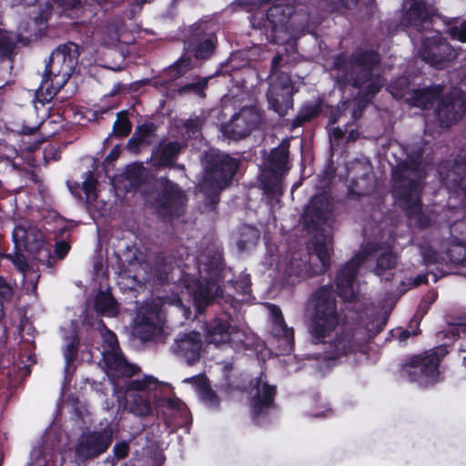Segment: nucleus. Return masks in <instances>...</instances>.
I'll return each mask as SVG.
<instances>
[{
    "label": "nucleus",
    "mask_w": 466,
    "mask_h": 466,
    "mask_svg": "<svg viewBox=\"0 0 466 466\" xmlns=\"http://www.w3.org/2000/svg\"><path fill=\"white\" fill-rule=\"evenodd\" d=\"M259 238V232L254 227L244 226L240 228L238 247L240 250L246 249L250 245H256Z\"/></svg>",
    "instance_id": "nucleus-43"
},
{
    "label": "nucleus",
    "mask_w": 466,
    "mask_h": 466,
    "mask_svg": "<svg viewBox=\"0 0 466 466\" xmlns=\"http://www.w3.org/2000/svg\"><path fill=\"white\" fill-rule=\"evenodd\" d=\"M113 246L114 253L118 262L119 274L124 275L127 279H132L134 285L139 287L145 285V279L143 280L137 279V276L132 275V270L128 268L131 266L143 269V264L146 262L143 254L127 239H118L117 244H113Z\"/></svg>",
    "instance_id": "nucleus-18"
},
{
    "label": "nucleus",
    "mask_w": 466,
    "mask_h": 466,
    "mask_svg": "<svg viewBox=\"0 0 466 466\" xmlns=\"http://www.w3.org/2000/svg\"><path fill=\"white\" fill-rule=\"evenodd\" d=\"M448 255L451 262L462 265L466 262V247L462 243H457L451 246Z\"/></svg>",
    "instance_id": "nucleus-50"
},
{
    "label": "nucleus",
    "mask_w": 466,
    "mask_h": 466,
    "mask_svg": "<svg viewBox=\"0 0 466 466\" xmlns=\"http://www.w3.org/2000/svg\"><path fill=\"white\" fill-rule=\"evenodd\" d=\"M403 150L406 157L400 158L394 166L392 165L393 193L411 223L419 228H427L431 219L422 212L420 199L421 181L425 177L421 162L423 152L420 147L410 151L407 148Z\"/></svg>",
    "instance_id": "nucleus-4"
},
{
    "label": "nucleus",
    "mask_w": 466,
    "mask_h": 466,
    "mask_svg": "<svg viewBox=\"0 0 466 466\" xmlns=\"http://www.w3.org/2000/svg\"><path fill=\"white\" fill-rule=\"evenodd\" d=\"M332 4L335 5V8L345 7L347 9H351L357 5L359 0H330Z\"/></svg>",
    "instance_id": "nucleus-64"
},
{
    "label": "nucleus",
    "mask_w": 466,
    "mask_h": 466,
    "mask_svg": "<svg viewBox=\"0 0 466 466\" xmlns=\"http://www.w3.org/2000/svg\"><path fill=\"white\" fill-rule=\"evenodd\" d=\"M19 38L6 30L0 29V58L13 60Z\"/></svg>",
    "instance_id": "nucleus-38"
},
{
    "label": "nucleus",
    "mask_w": 466,
    "mask_h": 466,
    "mask_svg": "<svg viewBox=\"0 0 466 466\" xmlns=\"http://www.w3.org/2000/svg\"><path fill=\"white\" fill-rule=\"evenodd\" d=\"M146 183V167L142 163L128 164L124 171L115 176L113 184L115 187L126 193L136 191Z\"/></svg>",
    "instance_id": "nucleus-26"
},
{
    "label": "nucleus",
    "mask_w": 466,
    "mask_h": 466,
    "mask_svg": "<svg viewBox=\"0 0 466 466\" xmlns=\"http://www.w3.org/2000/svg\"><path fill=\"white\" fill-rule=\"evenodd\" d=\"M331 206L324 194L311 198L302 217L304 227L316 231L311 244L305 250H290L278 266L284 281L296 284L303 279L324 274L330 267L333 252L332 236L329 231Z\"/></svg>",
    "instance_id": "nucleus-1"
},
{
    "label": "nucleus",
    "mask_w": 466,
    "mask_h": 466,
    "mask_svg": "<svg viewBox=\"0 0 466 466\" xmlns=\"http://www.w3.org/2000/svg\"><path fill=\"white\" fill-rule=\"evenodd\" d=\"M283 56L280 54H277L272 61L270 66V74L269 76H277L279 74H286L285 72L280 70V67L282 66Z\"/></svg>",
    "instance_id": "nucleus-60"
},
{
    "label": "nucleus",
    "mask_w": 466,
    "mask_h": 466,
    "mask_svg": "<svg viewBox=\"0 0 466 466\" xmlns=\"http://www.w3.org/2000/svg\"><path fill=\"white\" fill-rule=\"evenodd\" d=\"M103 362L108 374L116 377L130 378L137 374L138 367L129 363L121 350L116 352H103Z\"/></svg>",
    "instance_id": "nucleus-29"
},
{
    "label": "nucleus",
    "mask_w": 466,
    "mask_h": 466,
    "mask_svg": "<svg viewBox=\"0 0 466 466\" xmlns=\"http://www.w3.org/2000/svg\"><path fill=\"white\" fill-rule=\"evenodd\" d=\"M182 150V144L177 141H162L151 153L150 162L154 167H171L175 165Z\"/></svg>",
    "instance_id": "nucleus-28"
},
{
    "label": "nucleus",
    "mask_w": 466,
    "mask_h": 466,
    "mask_svg": "<svg viewBox=\"0 0 466 466\" xmlns=\"http://www.w3.org/2000/svg\"><path fill=\"white\" fill-rule=\"evenodd\" d=\"M93 307L95 311L100 316L116 317L119 313L118 303L111 293L110 289L98 290L95 295Z\"/></svg>",
    "instance_id": "nucleus-31"
},
{
    "label": "nucleus",
    "mask_w": 466,
    "mask_h": 466,
    "mask_svg": "<svg viewBox=\"0 0 466 466\" xmlns=\"http://www.w3.org/2000/svg\"><path fill=\"white\" fill-rule=\"evenodd\" d=\"M124 408L135 416H146V393H127L125 398Z\"/></svg>",
    "instance_id": "nucleus-37"
},
{
    "label": "nucleus",
    "mask_w": 466,
    "mask_h": 466,
    "mask_svg": "<svg viewBox=\"0 0 466 466\" xmlns=\"http://www.w3.org/2000/svg\"><path fill=\"white\" fill-rule=\"evenodd\" d=\"M209 76H195L191 82L187 83L177 89L179 95L193 94L199 97H205V89L208 86Z\"/></svg>",
    "instance_id": "nucleus-39"
},
{
    "label": "nucleus",
    "mask_w": 466,
    "mask_h": 466,
    "mask_svg": "<svg viewBox=\"0 0 466 466\" xmlns=\"http://www.w3.org/2000/svg\"><path fill=\"white\" fill-rule=\"evenodd\" d=\"M184 382L192 383L197 387L200 400L211 408H217L219 404V398L210 388V385L205 376H194L187 378Z\"/></svg>",
    "instance_id": "nucleus-33"
},
{
    "label": "nucleus",
    "mask_w": 466,
    "mask_h": 466,
    "mask_svg": "<svg viewBox=\"0 0 466 466\" xmlns=\"http://www.w3.org/2000/svg\"><path fill=\"white\" fill-rule=\"evenodd\" d=\"M351 126L352 124L350 125L349 123H347L346 125H344L343 128L338 127L332 129V131L329 134L331 147L339 146L340 139L344 137V136L348 132V127Z\"/></svg>",
    "instance_id": "nucleus-53"
},
{
    "label": "nucleus",
    "mask_w": 466,
    "mask_h": 466,
    "mask_svg": "<svg viewBox=\"0 0 466 466\" xmlns=\"http://www.w3.org/2000/svg\"><path fill=\"white\" fill-rule=\"evenodd\" d=\"M398 264V258L396 254L391 251L381 253L377 258L374 272L381 279L389 281L392 279V270Z\"/></svg>",
    "instance_id": "nucleus-34"
},
{
    "label": "nucleus",
    "mask_w": 466,
    "mask_h": 466,
    "mask_svg": "<svg viewBox=\"0 0 466 466\" xmlns=\"http://www.w3.org/2000/svg\"><path fill=\"white\" fill-rule=\"evenodd\" d=\"M187 51L194 52L197 59H208L214 52L215 45L209 38L199 39L187 44Z\"/></svg>",
    "instance_id": "nucleus-40"
},
{
    "label": "nucleus",
    "mask_w": 466,
    "mask_h": 466,
    "mask_svg": "<svg viewBox=\"0 0 466 466\" xmlns=\"http://www.w3.org/2000/svg\"><path fill=\"white\" fill-rule=\"evenodd\" d=\"M151 274L157 279L159 284L176 283L181 279L182 271L171 258L157 256L155 264L151 267Z\"/></svg>",
    "instance_id": "nucleus-30"
},
{
    "label": "nucleus",
    "mask_w": 466,
    "mask_h": 466,
    "mask_svg": "<svg viewBox=\"0 0 466 466\" xmlns=\"http://www.w3.org/2000/svg\"><path fill=\"white\" fill-rule=\"evenodd\" d=\"M193 67L190 57L182 56L177 62L168 67V75L171 77L177 78L185 75Z\"/></svg>",
    "instance_id": "nucleus-47"
},
{
    "label": "nucleus",
    "mask_w": 466,
    "mask_h": 466,
    "mask_svg": "<svg viewBox=\"0 0 466 466\" xmlns=\"http://www.w3.org/2000/svg\"><path fill=\"white\" fill-rule=\"evenodd\" d=\"M289 140L284 139L279 146L271 150L266 163V172L262 175L264 188L273 194H281V177L290 166L289 161Z\"/></svg>",
    "instance_id": "nucleus-12"
},
{
    "label": "nucleus",
    "mask_w": 466,
    "mask_h": 466,
    "mask_svg": "<svg viewBox=\"0 0 466 466\" xmlns=\"http://www.w3.org/2000/svg\"><path fill=\"white\" fill-rule=\"evenodd\" d=\"M5 257L14 264L17 271L23 273L24 275L29 270L30 267L23 253L15 251L14 253L5 254Z\"/></svg>",
    "instance_id": "nucleus-51"
},
{
    "label": "nucleus",
    "mask_w": 466,
    "mask_h": 466,
    "mask_svg": "<svg viewBox=\"0 0 466 466\" xmlns=\"http://www.w3.org/2000/svg\"><path fill=\"white\" fill-rule=\"evenodd\" d=\"M172 387L147 376V416L154 408L167 427H182L191 422L186 404L177 398H171Z\"/></svg>",
    "instance_id": "nucleus-8"
},
{
    "label": "nucleus",
    "mask_w": 466,
    "mask_h": 466,
    "mask_svg": "<svg viewBox=\"0 0 466 466\" xmlns=\"http://www.w3.org/2000/svg\"><path fill=\"white\" fill-rule=\"evenodd\" d=\"M199 273L211 279H225L228 269L225 268L220 248L215 245L207 247L198 256Z\"/></svg>",
    "instance_id": "nucleus-23"
},
{
    "label": "nucleus",
    "mask_w": 466,
    "mask_h": 466,
    "mask_svg": "<svg viewBox=\"0 0 466 466\" xmlns=\"http://www.w3.org/2000/svg\"><path fill=\"white\" fill-rule=\"evenodd\" d=\"M129 444L123 441L116 442L113 447V453L117 461L126 459L129 454Z\"/></svg>",
    "instance_id": "nucleus-54"
},
{
    "label": "nucleus",
    "mask_w": 466,
    "mask_h": 466,
    "mask_svg": "<svg viewBox=\"0 0 466 466\" xmlns=\"http://www.w3.org/2000/svg\"><path fill=\"white\" fill-rule=\"evenodd\" d=\"M319 111V107L317 105H308L303 106L298 116L293 119L291 127L295 128L304 125L306 122L317 116Z\"/></svg>",
    "instance_id": "nucleus-45"
},
{
    "label": "nucleus",
    "mask_w": 466,
    "mask_h": 466,
    "mask_svg": "<svg viewBox=\"0 0 466 466\" xmlns=\"http://www.w3.org/2000/svg\"><path fill=\"white\" fill-rule=\"evenodd\" d=\"M267 99L270 109L283 116L293 106V84L288 74L268 76Z\"/></svg>",
    "instance_id": "nucleus-14"
},
{
    "label": "nucleus",
    "mask_w": 466,
    "mask_h": 466,
    "mask_svg": "<svg viewBox=\"0 0 466 466\" xmlns=\"http://www.w3.org/2000/svg\"><path fill=\"white\" fill-rule=\"evenodd\" d=\"M126 395L130 392L146 393V377L142 380H132L127 384Z\"/></svg>",
    "instance_id": "nucleus-56"
},
{
    "label": "nucleus",
    "mask_w": 466,
    "mask_h": 466,
    "mask_svg": "<svg viewBox=\"0 0 466 466\" xmlns=\"http://www.w3.org/2000/svg\"><path fill=\"white\" fill-rule=\"evenodd\" d=\"M131 335L138 339L143 344L146 343V309L141 307L137 317L133 320Z\"/></svg>",
    "instance_id": "nucleus-44"
},
{
    "label": "nucleus",
    "mask_w": 466,
    "mask_h": 466,
    "mask_svg": "<svg viewBox=\"0 0 466 466\" xmlns=\"http://www.w3.org/2000/svg\"><path fill=\"white\" fill-rule=\"evenodd\" d=\"M167 299L157 298L147 304V343L165 344L170 335L162 309Z\"/></svg>",
    "instance_id": "nucleus-20"
},
{
    "label": "nucleus",
    "mask_w": 466,
    "mask_h": 466,
    "mask_svg": "<svg viewBox=\"0 0 466 466\" xmlns=\"http://www.w3.org/2000/svg\"><path fill=\"white\" fill-rule=\"evenodd\" d=\"M444 348H438L416 356L402 370L403 376L422 386H428L437 381L439 376L438 365L440 357L444 356Z\"/></svg>",
    "instance_id": "nucleus-11"
},
{
    "label": "nucleus",
    "mask_w": 466,
    "mask_h": 466,
    "mask_svg": "<svg viewBox=\"0 0 466 466\" xmlns=\"http://www.w3.org/2000/svg\"><path fill=\"white\" fill-rule=\"evenodd\" d=\"M401 24L417 32L428 31L432 26L431 14L422 0H413L401 18Z\"/></svg>",
    "instance_id": "nucleus-27"
},
{
    "label": "nucleus",
    "mask_w": 466,
    "mask_h": 466,
    "mask_svg": "<svg viewBox=\"0 0 466 466\" xmlns=\"http://www.w3.org/2000/svg\"><path fill=\"white\" fill-rule=\"evenodd\" d=\"M12 237L16 248H24L41 265L46 268H53L56 265L54 256L50 249L46 247L45 236L36 226L27 222L16 225Z\"/></svg>",
    "instance_id": "nucleus-10"
},
{
    "label": "nucleus",
    "mask_w": 466,
    "mask_h": 466,
    "mask_svg": "<svg viewBox=\"0 0 466 466\" xmlns=\"http://www.w3.org/2000/svg\"><path fill=\"white\" fill-rule=\"evenodd\" d=\"M112 441V432L105 429L84 432L76 445V457L83 462L94 460L107 451Z\"/></svg>",
    "instance_id": "nucleus-15"
},
{
    "label": "nucleus",
    "mask_w": 466,
    "mask_h": 466,
    "mask_svg": "<svg viewBox=\"0 0 466 466\" xmlns=\"http://www.w3.org/2000/svg\"><path fill=\"white\" fill-rule=\"evenodd\" d=\"M250 387V392L252 394L251 410L253 417L255 418L273 406L276 389L268 385L262 375L251 380Z\"/></svg>",
    "instance_id": "nucleus-25"
},
{
    "label": "nucleus",
    "mask_w": 466,
    "mask_h": 466,
    "mask_svg": "<svg viewBox=\"0 0 466 466\" xmlns=\"http://www.w3.org/2000/svg\"><path fill=\"white\" fill-rule=\"evenodd\" d=\"M97 181L91 171L87 172V177L83 182V190L86 195L92 194L96 187Z\"/></svg>",
    "instance_id": "nucleus-59"
},
{
    "label": "nucleus",
    "mask_w": 466,
    "mask_h": 466,
    "mask_svg": "<svg viewBox=\"0 0 466 466\" xmlns=\"http://www.w3.org/2000/svg\"><path fill=\"white\" fill-rule=\"evenodd\" d=\"M261 122L260 112L254 106L243 107L230 121L222 125L220 131L229 139L238 140L248 137Z\"/></svg>",
    "instance_id": "nucleus-17"
},
{
    "label": "nucleus",
    "mask_w": 466,
    "mask_h": 466,
    "mask_svg": "<svg viewBox=\"0 0 466 466\" xmlns=\"http://www.w3.org/2000/svg\"><path fill=\"white\" fill-rule=\"evenodd\" d=\"M99 325L104 329V332H102V338L105 344V350L103 352L120 351L121 350L116 333L107 329L102 319L99 320Z\"/></svg>",
    "instance_id": "nucleus-46"
},
{
    "label": "nucleus",
    "mask_w": 466,
    "mask_h": 466,
    "mask_svg": "<svg viewBox=\"0 0 466 466\" xmlns=\"http://www.w3.org/2000/svg\"><path fill=\"white\" fill-rule=\"evenodd\" d=\"M201 165L204 175L199 188L206 198V208L214 210L219 201L220 192L230 184L240 160L212 148L201 156Z\"/></svg>",
    "instance_id": "nucleus-6"
},
{
    "label": "nucleus",
    "mask_w": 466,
    "mask_h": 466,
    "mask_svg": "<svg viewBox=\"0 0 466 466\" xmlns=\"http://www.w3.org/2000/svg\"><path fill=\"white\" fill-rule=\"evenodd\" d=\"M121 153V147L120 145H116L108 153V155L106 157L104 163L106 165H110L114 161H116Z\"/></svg>",
    "instance_id": "nucleus-63"
},
{
    "label": "nucleus",
    "mask_w": 466,
    "mask_h": 466,
    "mask_svg": "<svg viewBox=\"0 0 466 466\" xmlns=\"http://www.w3.org/2000/svg\"><path fill=\"white\" fill-rule=\"evenodd\" d=\"M146 142V122L141 123L134 135L127 142V149L132 153H137L139 146Z\"/></svg>",
    "instance_id": "nucleus-48"
},
{
    "label": "nucleus",
    "mask_w": 466,
    "mask_h": 466,
    "mask_svg": "<svg viewBox=\"0 0 466 466\" xmlns=\"http://www.w3.org/2000/svg\"><path fill=\"white\" fill-rule=\"evenodd\" d=\"M236 3L248 11L253 10L263 4L261 0H236Z\"/></svg>",
    "instance_id": "nucleus-62"
},
{
    "label": "nucleus",
    "mask_w": 466,
    "mask_h": 466,
    "mask_svg": "<svg viewBox=\"0 0 466 466\" xmlns=\"http://www.w3.org/2000/svg\"><path fill=\"white\" fill-rule=\"evenodd\" d=\"M206 339L208 343L216 346L225 343L238 346L245 341L246 332L237 326H232L226 319H217L208 329Z\"/></svg>",
    "instance_id": "nucleus-21"
},
{
    "label": "nucleus",
    "mask_w": 466,
    "mask_h": 466,
    "mask_svg": "<svg viewBox=\"0 0 466 466\" xmlns=\"http://www.w3.org/2000/svg\"><path fill=\"white\" fill-rule=\"evenodd\" d=\"M268 310L271 320V334L274 337L285 339L288 344H291L293 342V330L287 327L280 309L275 305H268Z\"/></svg>",
    "instance_id": "nucleus-32"
},
{
    "label": "nucleus",
    "mask_w": 466,
    "mask_h": 466,
    "mask_svg": "<svg viewBox=\"0 0 466 466\" xmlns=\"http://www.w3.org/2000/svg\"><path fill=\"white\" fill-rule=\"evenodd\" d=\"M150 456L153 461V466H161L165 461V457L163 455V451L159 447L151 448Z\"/></svg>",
    "instance_id": "nucleus-61"
},
{
    "label": "nucleus",
    "mask_w": 466,
    "mask_h": 466,
    "mask_svg": "<svg viewBox=\"0 0 466 466\" xmlns=\"http://www.w3.org/2000/svg\"><path fill=\"white\" fill-rule=\"evenodd\" d=\"M14 288L7 279L0 276V300L10 303L14 298Z\"/></svg>",
    "instance_id": "nucleus-52"
},
{
    "label": "nucleus",
    "mask_w": 466,
    "mask_h": 466,
    "mask_svg": "<svg viewBox=\"0 0 466 466\" xmlns=\"http://www.w3.org/2000/svg\"><path fill=\"white\" fill-rule=\"evenodd\" d=\"M374 249V244H368L338 271L335 283L338 294L342 299L352 301L356 298L354 285L358 269Z\"/></svg>",
    "instance_id": "nucleus-13"
},
{
    "label": "nucleus",
    "mask_w": 466,
    "mask_h": 466,
    "mask_svg": "<svg viewBox=\"0 0 466 466\" xmlns=\"http://www.w3.org/2000/svg\"><path fill=\"white\" fill-rule=\"evenodd\" d=\"M408 89L409 79L406 76H401L388 86V90L397 99L404 97L408 93Z\"/></svg>",
    "instance_id": "nucleus-49"
},
{
    "label": "nucleus",
    "mask_w": 466,
    "mask_h": 466,
    "mask_svg": "<svg viewBox=\"0 0 466 466\" xmlns=\"http://www.w3.org/2000/svg\"><path fill=\"white\" fill-rule=\"evenodd\" d=\"M312 311L309 330L316 343L325 346L329 359H336L360 350L366 341L360 332H351L339 324L336 297L331 285L312 292L307 302Z\"/></svg>",
    "instance_id": "nucleus-3"
},
{
    "label": "nucleus",
    "mask_w": 466,
    "mask_h": 466,
    "mask_svg": "<svg viewBox=\"0 0 466 466\" xmlns=\"http://www.w3.org/2000/svg\"><path fill=\"white\" fill-rule=\"evenodd\" d=\"M207 121V116L204 112L199 115H192L183 122L182 135L187 139H198L202 137V127Z\"/></svg>",
    "instance_id": "nucleus-36"
},
{
    "label": "nucleus",
    "mask_w": 466,
    "mask_h": 466,
    "mask_svg": "<svg viewBox=\"0 0 466 466\" xmlns=\"http://www.w3.org/2000/svg\"><path fill=\"white\" fill-rule=\"evenodd\" d=\"M71 248V246L69 244V242L66 241V240H59V241H56V246H55V256L56 258L54 257V258L56 260V259H64L69 250Z\"/></svg>",
    "instance_id": "nucleus-55"
},
{
    "label": "nucleus",
    "mask_w": 466,
    "mask_h": 466,
    "mask_svg": "<svg viewBox=\"0 0 466 466\" xmlns=\"http://www.w3.org/2000/svg\"><path fill=\"white\" fill-rule=\"evenodd\" d=\"M218 280L219 279H211L201 275V279L187 285L188 291L193 296L198 312H201L204 308L218 297L221 291L218 284Z\"/></svg>",
    "instance_id": "nucleus-24"
},
{
    "label": "nucleus",
    "mask_w": 466,
    "mask_h": 466,
    "mask_svg": "<svg viewBox=\"0 0 466 466\" xmlns=\"http://www.w3.org/2000/svg\"><path fill=\"white\" fill-rule=\"evenodd\" d=\"M66 345L63 349V355L66 360V369H68L71 365L74 364L77 358L80 339L77 333H74L70 336H66Z\"/></svg>",
    "instance_id": "nucleus-41"
},
{
    "label": "nucleus",
    "mask_w": 466,
    "mask_h": 466,
    "mask_svg": "<svg viewBox=\"0 0 466 466\" xmlns=\"http://www.w3.org/2000/svg\"><path fill=\"white\" fill-rule=\"evenodd\" d=\"M80 54L79 46L74 42L61 44L51 53L36 90L42 104L50 102L67 83L78 65Z\"/></svg>",
    "instance_id": "nucleus-7"
},
{
    "label": "nucleus",
    "mask_w": 466,
    "mask_h": 466,
    "mask_svg": "<svg viewBox=\"0 0 466 466\" xmlns=\"http://www.w3.org/2000/svg\"><path fill=\"white\" fill-rule=\"evenodd\" d=\"M154 187L155 190L148 197L159 217L167 219L185 212L187 199L177 184L161 177L155 181Z\"/></svg>",
    "instance_id": "nucleus-9"
},
{
    "label": "nucleus",
    "mask_w": 466,
    "mask_h": 466,
    "mask_svg": "<svg viewBox=\"0 0 466 466\" xmlns=\"http://www.w3.org/2000/svg\"><path fill=\"white\" fill-rule=\"evenodd\" d=\"M132 124L128 118L127 111L118 112L113 125L112 135L116 137L123 138L130 134Z\"/></svg>",
    "instance_id": "nucleus-42"
},
{
    "label": "nucleus",
    "mask_w": 466,
    "mask_h": 466,
    "mask_svg": "<svg viewBox=\"0 0 466 466\" xmlns=\"http://www.w3.org/2000/svg\"><path fill=\"white\" fill-rule=\"evenodd\" d=\"M441 93L439 87H428L424 89L414 90L408 98L414 106L427 109L431 107Z\"/></svg>",
    "instance_id": "nucleus-35"
},
{
    "label": "nucleus",
    "mask_w": 466,
    "mask_h": 466,
    "mask_svg": "<svg viewBox=\"0 0 466 466\" xmlns=\"http://www.w3.org/2000/svg\"><path fill=\"white\" fill-rule=\"evenodd\" d=\"M466 112V94L453 90L441 98L435 110L436 118L442 127L457 123Z\"/></svg>",
    "instance_id": "nucleus-19"
},
{
    "label": "nucleus",
    "mask_w": 466,
    "mask_h": 466,
    "mask_svg": "<svg viewBox=\"0 0 466 466\" xmlns=\"http://www.w3.org/2000/svg\"><path fill=\"white\" fill-rule=\"evenodd\" d=\"M449 32L453 38L466 42V21L461 23L460 25L451 26Z\"/></svg>",
    "instance_id": "nucleus-58"
},
{
    "label": "nucleus",
    "mask_w": 466,
    "mask_h": 466,
    "mask_svg": "<svg viewBox=\"0 0 466 466\" xmlns=\"http://www.w3.org/2000/svg\"><path fill=\"white\" fill-rule=\"evenodd\" d=\"M380 62L378 53L370 50L356 51L349 57L339 55L334 58L337 83L343 90L353 89V100L344 102L341 108L332 109L329 124H335L347 113H350L354 121L360 117L362 109L384 85Z\"/></svg>",
    "instance_id": "nucleus-2"
},
{
    "label": "nucleus",
    "mask_w": 466,
    "mask_h": 466,
    "mask_svg": "<svg viewBox=\"0 0 466 466\" xmlns=\"http://www.w3.org/2000/svg\"><path fill=\"white\" fill-rule=\"evenodd\" d=\"M306 22L305 15L296 10L292 0L274 3L265 14L251 18L252 27L259 29L269 42L278 45L286 43L303 29Z\"/></svg>",
    "instance_id": "nucleus-5"
},
{
    "label": "nucleus",
    "mask_w": 466,
    "mask_h": 466,
    "mask_svg": "<svg viewBox=\"0 0 466 466\" xmlns=\"http://www.w3.org/2000/svg\"><path fill=\"white\" fill-rule=\"evenodd\" d=\"M419 55L431 66L442 68L457 57V51L444 37L436 35L422 41Z\"/></svg>",
    "instance_id": "nucleus-16"
},
{
    "label": "nucleus",
    "mask_w": 466,
    "mask_h": 466,
    "mask_svg": "<svg viewBox=\"0 0 466 466\" xmlns=\"http://www.w3.org/2000/svg\"><path fill=\"white\" fill-rule=\"evenodd\" d=\"M171 351L188 365L199 360L202 351V339L199 332L180 334L171 346Z\"/></svg>",
    "instance_id": "nucleus-22"
},
{
    "label": "nucleus",
    "mask_w": 466,
    "mask_h": 466,
    "mask_svg": "<svg viewBox=\"0 0 466 466\" xmlns=\"http://www.w3.org/2000/svg\"><path fill=\"white\" fill-rule=\"evenodd\" d=\"M251 281L248 275H243L234 282V287L242 294L250 292Z\"/></svg>",
    "instance_id": "nucleus-57"
}]
</instances>
